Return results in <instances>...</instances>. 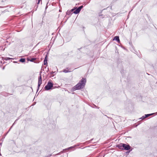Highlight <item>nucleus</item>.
Instances as JSON below:
<instances>
[{
	"instance_id": "obj_36",
	"label": "nucleus",
	"mask_w": 157,
	"mask_h": 157,
	"mask_svg": "<svg viewBox=\"0 0 157 157\" xmlns=\"http://www.w3.org/2000/svg\"><path fill=\"white\" fill-rule=\"evenodd\" d=\"M81 48H80V49H81ZM80 49V48H79V49H78V50H79Z\"/></svg>"
},
{
	"instance_id": "obj_21",
	"label": "nucleus",
	"mask_w": 157,
	"mask_h": 157,
	"mask_svg": "<svg viewBox=\"0 0 157 157\" xmlns=\"http://www.w3.org/2000/svg\"><path fill=\"white\" fill-rule=\"evenodd\" d=\"M41 0H38L37 4H39V3H40V1Z\"/></svg>"
},
{
	"instance_id": "obj_15",
	"label": "nucleus",
	"mask_w": 157,
	"mask_h": 157,
	"mask_svg": "<svg viewBox=\"0 0 157 157\" xmlns=\"http://www.w3.org/2000/svg\"><path fill=\"white\" fill-rule=\"evenodd\" d=\"M76 144V145H75L74 146H71L70 147H75L76 146H80V147H82V145H80L81 144Z\"/></svg>"
},
{
	"instance_id": "obj_8",
	"label": "nucleus",
	"mask_w": 157,
	"mask_h": 157,
	"mask_svg": "<svg viewBox=\"0 0 157 157\" xmlns=\"http://www.w3.org/2000/svg\"><path fill=\"white\" fill-rule=\"evenodd\" d=\"M116 40L118 43L120 42L119 36H116L114 37L113 38V40Z\"/></svg>"
},
{
	"instance_id": "obj_19",
	"label": "nucleus",
	"mask_w": 157,
	"mask_h": 157,
	"mask_svg": "<svg viewBox=\"0 0 157 157\" xmlns=\"http://www.w3.org/2000/svg\"><path fill=\"white\" fill-rule=\"evenodd\" d=\"M76 9V8H73L72 9H71V10H70V11L72 13L73 11H74Z\"/></svg>"
},
{
	"instance_id": "obj_35",
	"label": "nucleus",
	"mask_w": 157,
	"mask_h": 157,
	"mask_svg": "<svg viewBox=\"0 0 157 157\" xmlns=\"http://www.w3.org/2000/svg\"><path fill=\"white\" fill-rule=\"evenodd\" d=\"M103 17H101L102 18H103Z\"/></svg>"
},
{
	"instance_id": "obj_4",
	"label": "nucleus",
	"mask_w": 157,
	"mask_h": 157,
	"mask_svg": "<svg viewBox=\"0 0 157 157\" xmlns=\"http://www.w3.org/2000/svg\"><path fill=\"white\" fill-rule=\"evenodd\" d=\"M83 6H79L77 8H76V9L73 12V13L75 14H77L79 13L80 11L83 8Z\"/></svg>"
},
{
	"instance_id": "obj_20",
	"label": "nucleus",
	"mask_w": 157,
	"mask_h": 157,
	"mask_svg": "<svg viewBox=\"0 0 157 157\" xmlns=\"http://www.w3.org/2000/svg\"><path fill=\"white\" fill-rule=\"evenodd\" d=\"M17 151H16V152H17V153H18V152H22V151L21 150H16Z\"/></svg>"
},
{
	"instance_id": "obj_24",
	"label": "nucleus",
	"mask_w": 157,
	"mask_h": 157,
	"mask_svg": "<svg viewBox=\"0 0 157 157\" xmlns=\"http://www.w3.org/2000/svg\"><path fill=\"white\" fill-rule=\"evenodd\" d=\"M18 120V119H16V120H15V122H14V124H15V123H16V121H17V120Z\"/></svg>"
},
{
	"instance_id": "obj_33",
	"label": "nucleus",
	"mask_w": 157,
	"mask_h": 157,
	"mask_svg": "<svg viewBox=\"0 0 157 157\" xmlns=\"http://www.w3.org/2000/svg\"><path fill=\"white\" fill-rule=\"evenodd\" d=\"M14 62V63H16V62H15V61H14V62Z\"/></svg>"
},
{
	"instance_id": "obj_11",
	"label": "nucleus",
	"mask_w": 157,
	"mask_h": 157,
	"mask_svg": "<svg viewBox=\"0 0 157 157\" xmlns=\"http://www.w3.org/2000/svg\"><path fill=\"white\" fill-rule=\"evenodd\" d=\"M72 148H69V147L67 148L66 149H63V152H66L67 151H69L71 150V149Z\"/></svg>"
},
{
	"instance_id": "obj_27",
	"label": "nucleus",
	"mask_w": 157,
	"mask_h": 157,
	"mask_svg": "<svg viewBox=\"0 0 157 157\" xmlns=\"http://www.w3.org/2000/svg\"><path fill=\"white\" fill-rule=\"evenodd\" d=\"M90 147V146H86V147Z\"/></svg>"
},
{
	"instance_id": "obj_2",
	"label": "nucleus",
	"mask_w": 157,
	"mask_h": 157,
	"mask_svg": "<svg viewBox=\"0 0 157 157\" xmlns=\"http://www.w3.org/2000/svg\"><path fill=\"white\" fill-rule=\"evenodd\" d=\"M53 83L50 82H48L47 85L45 86L44 89L46 90H48L52 89L53 87Z\"/></svg>"
},
{
	"instance_id": "obj_31",
	"label": "nucleus",
	"mask_w": 157,
	"mask_h": 157,
	"mask_svg": "<svg viewBox=\"0 0 157 157\" xmlns=\"http://www.w3.org/2000/svg\"><path fill=\"white\" fill-rule=\"evenodd\" d=\"M13 127V126H11V127L10 128H11V129Z\"/></svg>"
},
{
	"instance_id": "obj_25",
	"label": "nucleus",
	"mask_w": 157,
	"mask_h": 157,
	"mask_svg": "<svg viewBox=\"0 0 157 157\" xmlns=\"http://www.w3.org/2000/svg\"><path fill=\"white\" fill-rule=\"evenodd\" d=\"M11 129V128H10V129H9L8 131L7 132V133H8V132L10 131Z\"/></svg>"
},
{
	"instance_id": "obj_23",
	"label": "nucleus",
	"mask_w": 157,
	"mask_h": 157,
	"mask_svg": "<svg viewBox=\"0 0 157 157\" xmlns=\"http://www.w3.org/2000/svg\"><path fill=\"white\" fill-rule=\"evenodd\" d=\"M18 120V119H16V120H15V122H14V124H15V123H16V121H17V120Z\"/></svg>"
},
{
	"instance_id": "obj_16",
	"label": "nucleus",
	"mask_w": 157,
	"mask_h": 157,
	"mask_svg": "<svg viewBox=\"0 0 157 157\" xmlns=\"http://www.w3.org/2000/svg\"><path fill=\"white\" fill-rule=\"evenodd\" d=\"M19 61L22 63L25 62V59L24 58H21L19 60Z\"/></svg>"
},
{
	"instance_id": "obj_17",
	"label": "nucleus",
	"mask_w": 157,
	"mask_h": 157,
	"mask_svg": "<svg viewBox=\"0 0 157 157\" xmlns=\"http://www.w3.org/2000/svg\"><path fill=\"white\" fill-rule=\"evenodd\" d=\"M3 94H3L2 95L5 96H7L8 95V93H3Z\"/></svg>"
},
{
	"instance_id": "obj_12",
	"label": "nucleus",
	"mask_w": 157,
	"mask_h": 157,
	"mask_svg": "<svg viewBox=\"0 0 157 157\" xmlns=\"http://www.w3.org/2000/svg\"><path fill=\"white\" fill-rule=\"evenodd\" d=\"M154 114V113H151V114H145V115H144L145 117V118H147L148 117H149L151 116V115H152Z\"/></svg>"
},
{
	"instance_id": "obj_3",
	"label": "nucleus",
	"mask_w": 157,
	"mask_h": 157,
	"mask_svg": "<svg viewBox=\"0 0 157 157\" xmlns=\"http://www.w3.org/2000/svg\"><path fill=\"white\" fill-rule=\"evenodd\" d=\"M39 75L40 76L38 77V85L37 91H38V90H39L40 85L42 84V82L41 75L40 73Z\"/></svg>"
},
{
	"instance_id": "obj_26",
	"label": "nucleus",
	"mask_w": 157,
	"mask_h": 157,
	"mask_svg": "<svg viewBox=\"0 0 157 157\" xmlns=\"http://www.w3.org/2000/svg\"><path fill=\"white\" fill-rule=\"evenodd\" d=\"M2 146V143H0V147Z\"/></svg>"
},
{
	"instance_id": "obj_14",
	"label": "nucleus",
	"mask_w": 157,
	"mask_h": 157,
	"mask_svg": "<svg viewBox=\"0 0 157 157\" xmlns=\"http://www.w3.org/2000/svg\"><path fill=\"white\" fill-rule=\"evenodd\" d=\"M73 13V12L71 13V12L70 10H67V13H66L67 15H69L72 14Z\"/></svg>"
},
{
	"instance_id": "obj_1",
	"label": "nucleus",
	"mask_w": 157,
	"mask_h": 157,
	"mask_svg": "<svg viewBox=\"0 0 157 157\" xmlns=\"http://www.w3.org/2000/svg\"><path fill=\"white\" fill-rule=\"evenodd\" d=\"M86 82V79L82 78V79L75 86L72 88V90L74 91L76 90H78L83 88Z\"/></svg>"
},
{
	"instance_id": "obj_18",
	"label": "nucleus",
	"mask_w": 157,
	"mask_h": 157,
	"mask_svg": "<svg viewBox=\"0 0 157 157\" xmlns=\"http://www.w3.org/2000/svg\"><path fill=\"white\" fill-rule=\"evenodd\" d=\"M146 118L145 117V116H142L140 118V119H141L142 120H143L144 119Z\"/></svg>"
},
{
	"instance_id": "obj_9",
	"label": "nucleus",
	"mask_w": 157,
	"mask_h": 157,
	"mask_svg": "<svg viewBox=\"0 0 157 157\" xmlns=\"http://www.w3.org/2000/svg\"><path fill=\"white\" fill-rule=\"evenodd\" d=\"M47 56L46 55L45 56V59L44 61V65H46L47 64Z\"/></svg>"
},
{
	"instance_id": "obj_28",
	"label": "nucleus",
	"mask_w": 157,
	"mask_h": 157,
	"mask_svg": "<svg viewBox=\"0 0 157 157\" xmlns=\"http://www.w3.org/2000/svg\"><path fill=\"white\" fill-rule=\"evenodd\" d=\"M103 16V15H99V16L101 17V16Z\"/></svg>"
},
{
	"instance_id": "obj_29",
	"label": "nucleus",
	"mask_w": 157,
	"mask_h": 157,
	"mask_svg": "<svg viewBox=\"0 0 157 157\" xmlns=\"http://www.w3.org/2000/svg\"><path fill=\"white\" fill-rule=\"evenodd\" d=\"M14 124H14V123L13 124V125H12V126H13V125Z\"/></svg>"
},
{
	"instance_id": "obj_5",
	"label": "nucleus",
	"mask_w": 157,
	"mask_h": 157,
	"mask_svg": "<svg viewBox=\"0 0 157 157\" xmlns=\"http://www.w3.org/2000/svg\"><path fill=\"white\" fill-rule=\"evenodd\" d=\"M116 147H131V146L128 144H127L121 143L119 144H117Z\"/></svg>"
},
{
	"instance_id": "obj_22",
	"label": "nucleus",
	"mask_w": 157,
	"mask_h": 157,
	"mask_svg": "<svg viewBox=\"0 0 157 157\" xmlns=\"http://www.w3.org/2000/svg\"><path fill=\"white\" fill-rule=\"evenodd\" d=\"M55 73V72H53V71H52L51 72V74H53V73Z\"/></svg>"
},
{
	"instance_id": "obj_7",
	"label": "nucleus",
	"mask_w": 157,
	"mask_h": 157,
	"mask_svg": "<svg viewBox=\"0 0 157 157\" xmlns=\"http://www.w3.org/2000/svg\"><path fill=\"white\" fill-rule=\"evenodd\" d=\"M28 61H30L31 62H34L35 63H38L39 61L36 60V58H31V59H28Z\"/></svg>"
},
{
	"instance_id": "obj_32",
	"label": "nucleus",
	"mask_w": 157,
	"mask_h": 157,
	"mask_svg": "<svg viewBox=\"0 0 157 157\" xmlns=\"http://www.w3.org/2000/svg\"><path fill=\"white\" fill-rule=\"evenodd\" d=\"M8 133H6V134H5V136L7 135V134Z\"/></svg>"
},
{
	"instance_id": "obj_10",
	"label": "nucleus",
	"mask_w": 157,
	"mask_h": 157,
	"mask_svg": "<svg viewBox=\"0 0 157 157\" xmlns=\"http://www.w3.org/2000/svg\"><path fill=\"white\" fill-rule=\"evenodd\" d=\"M71 71L69 70L68 68H67L66 69H64L63 70V72L65 73L71 72Z\"/></svg>"
},
{
	"instance_id": "obj_30",
	"label": "nucleus",
	"mask_w": 157,
	"mask_h": 157,
	"mask_svg": "<svg viewBox=\"0 0 157 157\" xmlns=\"http://www.w3.org/2000/svg\"><path fill=\"white\" fill-rule=\"evenodd\" d=\"M13 127V126H11V127L10 128H11V129Z\"/></svg>"
},
{
	"instance_id": "obj_6",
	"label": "nucleus",
	"mask_w": 157,
	"mask_h": 157,
	"mask_svg": "<svg viewBox=\"0 0 157 157\" xmlns=\"http://www.w3.org/2000/svg\"><path fill=\"white\" fill-rule=\"evenodd\" d=\"M121 148V149L122 150H126L128 151H128H127L126 152V154L127 155H128V153L130 152L132 150V149H130L131 148Z\"/></svg>"
},
{
	"instance_id": "obj_34",
	"label": "nucleus",
	"mask_w": 157,
	"mask_h": 157,
	"mask_svg": "<svg viewBox=\"0 0 157 157\" xmlns=\"http://www.w3.org/2000/svg\"><path fill=\"white\" fill-rule=\"evenodd\" d=\"M4 69V67H3V69Z\"/></svg>"
},
{
	"instance_id": "obj_13",
	"label": "nucleus",
	"mask_w": 157,
	"mask_h": 157,
	"mask_svg": "<svg viewBox=\"0 0 157 157\" xmlns=\"http://www.w3.org/2000/svg\"><path fill=\"white\" fill-rule=\"evenodd\" d=\"M3 59L4 60H5L6 61H7V60H10V59H14V58H9V57H5V58H3Z\"/></svg>"
}]
</instances>
